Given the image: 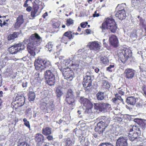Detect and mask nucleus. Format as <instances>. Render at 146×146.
<instances>
[{
	"label": "nucleus",
	"mask_w": 146,
	"mask_h": 146,
	"mask_svg": "<svg viewBox=\"0 0 146 146\" xmlns=\"http://www.w3.org/2000/svg\"><path fill=\"white\" fill-rule=\"evenodd\" d=\"M41 40V38L36 33L32 35L29 37L27 49L28 52L31 56L35 55V51L36 46L40 45Z\"/></svg>",
	"instance_id": "obj_1"
},
{
	"label": "nucleus",
	"mask_w": 146,
	"mask_h": 146,
	"mask_svg": "<svg viewBox=\"0 0 146 146\" xmlns=\"http://www.w3.org/2000/svg\"><path fill=\"white\" fill-rule=\"evenodd\" d=\"M115 24L114 20L112 18H108L106 19L102 24L101 28L102 31L105 32L106 30L109 29L111 32H115L117 29Z\"/></svg>",
	"instance_id": "obj_2"
},
{
	"label": "nucleus",
	"mask_w": 146,
	"mask_h": 146,
	"mask_svg": "<svg viewBox=\"0 0 146 146\" xmlns=\"http://www.w3.org/2000/svg\"><path fill=\"white\" fill-rule=\"evenodd\" d=\"M35 66L36 70L41 72L45 68H50L51 65L48 60L38 59L35 61Z\"/></svg>",
	"instance_id": "obj_3"
},
{
	"label": "nucleus",
	"mask_w": 146,
	"mask_h": 146,
	"mask_svg": "<svg viewBox=\"0 0 146 146\" xmlns=\"http://www.w3.org/2000/svg\"><path fill=\"white\" fill-rule=\"evenodd\" d=\"M56 72V70L52 68L50 70L46 71L44 73L45 78L49 85L52 86L54 84L55 82L54 74Z\"/></svg>",
	"instance_id": "obj_4"
},
{
	"label": "nucleus",
	"mask_w": 146,
	"mask_h": 146,
	"mask_svg": "<svg viewBox=\"0 0 146 146\" xmlns=\"http://www.w3.org/2000/svg\"><path fill=\"white\" fill-rule=\"evenodd\" d=\"M94 108L97 111L104 113L111 110V105L106 103H95Z\"/></svg>",
	"instance_id": "obj_5"
},
{
	"label": "nucleus",
	"mask_w": 146,
	"mask_h": 146,
	"mask_svg": "<svg viewBox=\"0 0 146 146\" xmlns=\"http://www.w3.org/2000/svg\"><path fill=\"white\" fill-rule=\"evenodd\" d=\"M95 52L93 50L90 49H86L84 50V52H81V54H78V57L80 58V60L84 62V63L86 62V60L87 58V56L89 58H91L94 56Z\"/></svg>",
	"instance_id": "obj_6"
},
{
	"label": "nucleus",
	"mask_w": 146,
	"mask_h": 146,
	"mask_svg": "<svg viewBox=\"0 0 146 146\" xmlns=\"http://www.w3.org/2000/svg\"><path fill=\"white\" fill-rule=\"evenodd\" d=\"M119 58L121 61L123 63H125L128 59L131 56V52L128 48H123L119 51Z\"/></svg>",
	"instance_id": "obj_7"
},
{
	"label": "nucleus",
	"mask_w": 146,
	"mask_h": 146,
	"mask_svg": "<svg viewBox=\"0 0 146 146\" xmlns=\"http://www.w3.org/2000/svg\"><path fill=\"white\" fill-rule=\"evenodd\" d=\"M82 105L83 106L84 109L91 110V109L93 107V105L88 100L84 97H82L79 101Z\"/></svg>",
	"instance_id": "obj_8"
},
{
	"label": "nucleus",
	"mask_w": 146,
	"mask_h": 146,
	"mask_svg": "<svg viewBox=\"0 0 146 146\" xmlns=\"http://www.w3.org/2000/svg\"><path fill=\"white\" fill-rule=\"evenodd\" d=\"M62 74L64 78L68 80L71 81L73 78V72L69 68H64L63 70Z\"/></svg>",
	"instance_id": "obj_9"
},
{
	"label": "nucleus",
	"mask_w": 146,
	"mask_h": 146,
	"mask_svg": "<svg viewBox=\"0 0 146 146\" xmlns=\"http://www.w3.org/2000/svg\"><path fill=\"white\" fill-rule=\"evenodd\" d=\"M123 4L118 5L117 7V8L119 10L115 14V16L121 20H122L125 19L126 16L125 11L124 10V8L123 7Z\"/></svg>",
	"instance_id": "obj_10"
},
{
	"label": "nucleus",
	"mask_w": 146,
	"mask_h": 146,
	"mask_svg": "<svg viewBox=\"0 0 146 146\" xmlns=\"http://www.w3.org/2000/svg\"><path fill=\"white\" fill-rule=\"evenodd\" d=\"M75 98L74 93L72 90L70 89H68L66 96V100L69 104H73L75 101Z\"/></svg>",
	"instance_id": "obj_11"
},
{
	"label": "nucleus",
	"mask_w": 146,
	"mask_h": 146,
	"mask_svg": "<svg viewBox=\"0 0 146 146\" xmlns=\"http://www.w3.org/2000/svg\"><path fill=\"white\" fill-rule=\"evenodd\" d=\"M127 138L125 136H121L117 139L116 146H128Z\"/></svg>",
	"instance_id": "obj_12"
},
{
	"label": "nucleus",
	"mask_w": 146,
	"mask_h": 146,
	"mask_svg": "<svg viewBox=\"0 0 146 146\" xmlns=\"http://www.w3.org/2000/svg\"><path fill=\"white\" fill-rule=\"evenodd\" d=\"M135 71L131 68H127L126 69L124 72V74L125 77L129 79H131L134 76Z\"/></svg>",
	"instance_id": "obj_13"
},
{
	"label": "nucleus",
	"mask_w": 146,
	"mask_h": 146,
	"mask_svg": "<svg viewBox=\"0 0 146 146\" xmlns=\"http://www.w3.org/2000/svg\"><path fill=\"white\" fill-rule=\"evenodd\" d=\"M44 137L41 134H36L35 135V140L37 145L38 146L41 145L43 142Z\"/></svg>",
	"instance_id": "obj_14"
},
{
	"label": "nucleus",
	"mask_w": 146,
	"mask_h": 146,
	"mask_svg": "<svg viewBox=\"0 0 146 146\" xmlns=\"http://www.w3.org/2000/svg\"><path fill=\"white\" fill-rule=\"evenodd\" d=\"M90 48L94 51H98L100 49L101 46L97 41L92 42L90 43Z\"/></svg>",
	"instance_id": "obj_15"
},
{
	"label": "nucleus",
	"mask_w": 146,
	"mask_h": 146,
	"mask_svg": "<svg viewBox=\"0 0 146 146\" xmlns=\"http://www.w3.org/2000/svg\"><path fill=\"white\" fill-rule=\"evenodd\" d=\"M109 42L110 44L114 47L118 46V41L116 36L113 35L109 37Z\"/></svg>",
	"instance_id": "obj_16"
},
{
	"label": "nucleus",
	"mask_w": 146,
	"mask_h": 146,
	"mask_svg": "<svg viewBox=\"0 0 146 146\" xmlns=\"http://www.w3.org/2000/svg\"><path fill=\"white\" fill-rule=\"evenodd\" d=\"M106 127L105 125L100 122L97 124L95 130L96 131L98 132L99 134H100L103 133Z\"/></svg>",
	"instance_id": "obj_17"
},
{
	"label": "nucleus",
	"mask_w": 146,
	"mask_h": 146,
	"mask_svg": "<svg viewBox=\"0 0 146 146\" xmlns=\"http://www.w3.org/2000/svg\"><path fill=\"white\" fill-rule=\"evenodd\" d=\"M129 130L131 131H132L133 133V135H139L141 133V131L140 129L136 125H132L130 126Z\"/></svg>",
	"instance_id": "obj_18"
},
{
	"label": "nucleus",
	"mask_w": 146,
	"mask_h": 146,
	"mask_svg": "<svg viewBox=\"0 0 146 146\" xmlns=\"http://www.w3.org/2000/svg\"><path fill=\"white\" fill-rule=\"evenodd\" d=\"M39 8V7L37 5H35L33 6V9L31 13V15L33 18H34L39 14L40 12L38 11Z\"/></svg>",
	"instance_id": "obj_19"
},
{
	"label": "nucleus",
	"mask_w": 146,
	"mask_h": 146,
	"mask_svg": "<svg viewBox=\"0 0 146 146\" xmlns=\"http://www.w3.org/2000/svg\"><path fill=\"white\" fill-rule=\"evenodd\" d=\"M136 99L133 96L127 97L126 102L127 104L131 105H134L136 102Z\"/></svg>",
	"instance_id": "obj_20"
},
{
	"label": "nucleus",
	"mask_w": 146,
	"mask_h": 146,
	"mask_svg": "<svg viewBox=\"0 0 146 146\" xmlns=\"http://www.w3.org/2000/svg\"><path fill=\"white\" fill-rule=\"evenodd\" d=\"M77 55V57L78 60H77L72 63L71 66L72 68L74 70L77 69L78 68L79 65L80 63H82V62H83L82 63L83 64L84 63V61L83 62V61H81L80 60V58H78V54Z\"/></svg>",
	"instance_id": "obj_21"
},
{
	"label": "nucleus",
	"mask_w": 146,
	"mask_h": 146,
	"mask_svg": "<svg viewBox=\"0 0 146 146\" xmlns=\"http://www.w3.org/2000/svg\"><path fill=\"white\" fill-rule=\"evenodd\" d=\"M102 120L100 122L105 125V127H106L110 123V118L108 117L103 116Z\"/></svg>",
	"instance_id": "obj_22"
},
{
	"label": "nucleus",
	"mask_w": 146,
	"mask_h": 146,
	"mask_svg": "<svg viewBox=\"0 0 146 146\" xmlns=\"http://www.w3.org/2000/svg\"><path fill=\"white\" fill-rule=\"evenodd\" d=\"M42 133L45 135H48L52 133L51 129L49 127H44L42 129Z\"/></svg>",
	"instance_id": "obj_23"
},
{
	"label": "nucleus",
	"mask_w": 146,
	"mask_h": 146,
	"mask_svg": "<svg viewBox=\"0 0 146 146\" xmlns=\"http://www.w3.org/2000/svg\"><path fill=\"white\" fill-rule=\"evenodd\" d=\"M9 50L11 54H13L17 53L18 51L17 44L12 46L9 48Z\"/></svg>",
	"instance_id": "obj_24"
},
{
	"label": "nucleus",
	"mask_w": 146,
	"mask_h": 146,
	"mask_svg": "<svg viewBox=\"0 0 146 146\" xmlns=\"http://www.w3.org/2000/svg\"><path fill=\"white\" fill-rule=\"evenodd\" d=\"M71 62V60L70 59H66L65 60H62L61 62V68H59L60 70L62 69V68L63 67H64L65 66H68L70 62Z\"/></svg>",
	"instance_id": "obj_25"
},
{
	"label": "nucleus",
	"mask_w": 146,
	"mask_h": 146,
	"mask_svg": "<svg viewBox=\"0 0 146 146\" xmlns=\"http://www.w3.org/2000/svg\"><path fill=\"white\" fill-rule=\"evenodd\" d=\"M56 93L58 97H60L62 95L63 92L62 87L61 86H59L57 88Z\"/></svg>",
	"instance_id": "obj_26"
},
{
	"label": "nucleus",
	"mask_w": 146,
	"mask_h": 146,
	"mask_svg": "<svg viewBox=\"0 0 146 146\" xmlns=\"http://www.w3.org/2000/svg\"><path fill=\"white\" fill-rule=\"evenodd\" d=\"M65 37H67L69 39L72 38L74 36L72 34V32L71 31H67L65 32L63 36L62 37V40H64L65 38Z\"/></svg>",
	"instance_id": "obj_27"
},
{
	"label": "nucleus",
	"mask_w": 146,
	"mask_h": 146,
	"mask_svg": "<svg viewBox=\"0 0 146 146\" xmlns=\"http://www.w3.org/2000/svg\"><path fill=\"white\" fill-rule=\"evenodd\" d=\"M96 96L98 100H102L105 98L104 93L103 92H99L96 94Z\"/></svg>",
	"instance_id": "obj_28"
},
{
	"label": "nucleus",
	"mask_w": 146,
	"mask_h": 146,
	"mask_svg": "<svg viewBox=\"0 0 146 146\" xmlns=\"http://www.w3.org/2000/svg\"><path fill=\"white\" fill-rule=\"evenodd\" d=\"M83 84L84 87L85 88L86 90H89L90 88L92 86V83L87 82H85L83 81Z\"/></svg>",
	"instance_id": "obj_29"
},
{
	"label": "nucleus",
	"mask_w": 146,
	"mask_h": 146,
	"mask_svg": "<svg viewBox=\"0 0 146 146\" xmlns=\"http://www.w3.org/2000/svg\"><path fill=\"white\" fill-rule=\"evenodd\" d=\"M44 104L46 109H50L51 110H53L54 107V106L52 102H50L48 104L44 103Z\"/></svg>",
	"instance_id": "obj_30"
},
{
	"label": "nucleus",
	"mask_w": 146,
	"mask_h": 146,
	"mask_svg": "<svg viewBox=\"0 0 146 146\" xmlns=\"http://www.w3.org/2000/svg\"><path fill=\"white\" fill-rule=\"evenodd\" d=\"M25 98L23 95L19 96V106H23L25 102Z\"/></svg>",
	"instance_id": "obj_31"
},
{
	"label": "nucleus",
	"mask_w": 146,
	"mask_h": 146,
	"mask_svg": "<svg viewBox=\"0 0 146 146\" xmlns=\"http://www.w3.org/2000/svg\"><path fill=\"white\" fill-rule=\"evenodd\" d=\"M133 133L132 131H131L129 130L128 136L129 138L130 141H133L137 137L136 136V135H133Z\"/></svg>",
	"instance_id": "obj_32"
},
{
	"label": "nucleus",
	"mask_w": 146,
	"mask_h": 146,
	"mask_svg": "<svg viewBox=\"0 0 146 146\" xmlns=\"http://www.w3.org/2000/svg\"><path fill=\"white\" fill-rule=\"evenodd\" d=\"M74 141L72 139L70 138H67L66 141V146H72L74 143Z\"/></svg>",
	"instance_id": "obj_33"
},
{
	"label": "nucleus",
	"mask_w": 146,
	"mask_h": 146,
	"mask_svg": "<svg viewBox=\"0 0 146 146\" xmlns=\"http://www.w3.org/2000/svg\"><path fill=\"white\" fill-rule=\"evenodd\" d=\"M53 46V45L52 42H49L45 46L46 50L47 51H48L49 52H50L52 50Z\"/></svg>",
	"instance_id": "obj_34"
},
{
	"label": "nucleus",
	"mask_w": 146,
	"mask_h": 146,
	"mask_svg": "<svg viewBox=\"0 0 146 146\" xmlns=\"http://www.w3.org/2000/svg\"><path fill=\"white\" fill-rule=\"evenodd\" d=\"M101 63L106 65L109 63V61L108 58L105 57H102L101 58Z\"/></svg>",
	"instance_id": "obj_35"
},
{
	"label": "nucleus",
	"mask_w": 146,
	"mask_h": 146,
	"mask_svg": "<svg viewBox=\"0 0 146 146\" xmlns=\"http://www.w3.org/2000/svg\"><path fill=\"white\" fill-rule=\"evenodd\" d=\"M18 34L17 33L14 32L13 34H11L9 35L8 37V40H9L13 39L17 37Z\"/></svg>",
	"instance_id": "obj_36"
},
{
	"label": "nucleus",
	"mask_w": 146,
	"mask_h": 146,
	"mask_svg": "<svg viewBox=\"0 0 146 146\" xmlns=\"http://www.w3.org/2000/svg\"><path fill=\"white\" fill-rule=\"evenodd\" d=\"M35 95L33 92H29V100L30 101H33L35 98Z\"/></svg>",
	"instance_id": "obj_37"
},
{
	"label": "nucleus",
	"mask_w": 146,
	"mask_h": 146,
	"mask_svg": "<svg viewBox=\"0 0 146 146\" xmlns=\"http://www.w3.org/2000/svg\"><path fill=\"white\" fill-rule=\"evenodd\" d=\"M126 92L125 93V95L126 96H128L132 94L133 89L130 88L129 87H127L126 88Z\"/></svg>",
	"instance_id": "obj_38"
},
{
	"label": "nucleus",
	"mask_w": 146,
	"mask_h": 146,
	"mask_svg": "<svg viewBox=\"0 0 146 146\" xmlns=\"http://www.w3.org/2000/svg\"><path fill=\"white\" fill-rule=\"evenodd\" d=\"M84 81L91 83V78L89 76H86L84 77Z\"/></svg>",
	"instance_id": "obj_39"
},
{
	"label": "nucleus",
	"mask_w": 146,
	"mask_h": 146,
	"mask_svg": "<svg viewBox=\"0 0 146 146\" xmlns=\"http://www.w3.org/2000/svg\"><path fill=\"white\" fill-rule=\"evenodd\" d=\"M79 132H81V131L80 130H78L76 132V134L77 136L79 137V141L80 142H83L84 141V138L82 136H79L78 135V133H79Z\"/></svg>",
	"instance_id": "obj_40"
},
{
	"label": "nucleus",
	"mask_w": 146,
	"mask_h": 146,
	"mask_svg": "<svg viewBox=\"0 0 146 146\" xmlns=\"http://www.w3.org/2000/svg\"><path fill=\"white\" fill-rule=\"evenodd\" d=\"M23 121L24 122V125L27 127L30 130V126L29 122L28 121L26 118H24L23 119Z\"/></svg>",
	"instance_id": "obj_41"
},
{
	"label": "nucleus",
	"mask_w": 146,
	"mask_h": 146,
	"mask_svg": "<svg viewBox=\"0 0 146 146\" xmlns=\"http://www.w3.org/2000/svg\"><path fill=\"white\" fill-rule=\"evenodd\" d=\"M125 90V89L124 88H123L122 89H121V88H119L118 89L117 91L119 94L123 95L124 94Z\"/></svg>",
	"instance_id": "obj_42"
},
{
	"label": "nucleus",
	"mask_w": 146,
	"mask_h": 146,
	"mask_svg": "<svg viewBox=\"0 0 146 146\" xmlns=\"http://www.w3.org/2000/svg\"><path fill=\"white\" fill-rule=\"evenodd\" d=\"M114 64L110 65L108 67L106 68V70L109 72H111L112 71L113 68L114 67Z\"/></svg>",
	"instance_id": "obj_43"
},
{
	"label": "nucleus",
	"mask_w": 146,
	"mask_h": 146,
	"mask_svg": "<svg viewBox=\"0 0 146 146\" xmlns=\"http://www.w3.org/2000/svg\"><path fill=\"white\" fill-rule=\"evenodd\" d=\"M98 146H114L110 143H101Z\"/></svg>",
	"instance_id": "obj_44"
},
{
	"label": "nucleus",
	"mask_w": 146,
	"mask_h": 146,
	"mask_svg": "<svg viewBox=\"0 0 146 146\" xmlns=\"http://www.w3.org/2000/svg\"><path fill=\"white\" fill-rule=\"evenodd\" d=\"M115 97L117 98V100H119L122 102V103L123 104H124L123 99L118 94H116L115 95Z\"/></svg>",
	"instance_id": "obj_45"
},
{
	"label": "nucleus",
	"mask_w": 146,
	"mask_h": 146,
	"mask_svg": "<svg viewBox=\"0 0 146 146\" xmlns=\"http://www.w3.org/2000/svg\"><path fill=\"white\" fill-rule=\"evenodd\" d=\"M73 20L71 19H69L67 20L66 25L69 26L73 24Z\"/></svg>",
	"instance_id": "obj_46"
},
{
	"label": "nucleus",
	"mask_w": 146,
	"mask_h": 146,
	"mask_svg": "<svg viewBox=\"0 0 146 146\" xmlns=\"http://www.w3.org/2000/svg\"><path fill=\"white\" fill-rule=\"evenodd\" d=\"M103 84L104 86L106 87V88H108L110 87V84L107 81H104L103 82Z\"/></svg>",
	"instance_id": "obj_47"
},
{
	"label": "nucleus",
	"mask_w": 146,
	"mask_h": 146,
	"mask_svg": "<svg viewBox=\"0 0 146 146\" xmlns=\"http://www.w3.org/2000/svg\"><path fill=\"white\" fill-rule=\"evenodd\" d=\"M23 17V15H19V25L22 24L24 22Z\"/></svg>",
	"instance_id": "obj_48"
},
{
	"label": "nucleus",
	"mask_w": 146,
	"mask_h": 146,
	"mask_svg": "<svg viewBox=\"0 0 146 146\" xmlns=\"http://www.w3.org/2000/svg\"><path fill=\"white\" fill-rule=\"evenodd\" d=\"M19 47H20L19 49V52L21 51L22 50H23L25 48V46L22 43H19Z\"/></svg>",
	"instance_id": "obj_49"
},
{
	"label": "nucleus",
	"mask_w": 146,
	"mask_h": 146,
	"mask_svg": "<svg viewBox=\"0 0 146 146\" xmlns=\"http://www.w3.org/2000/svg\"><path fill=\"white\" fill-rule=\"evenodd\" d=\"M52 25L53 27L55 28H58L59 27V25L56 22L53 23Z\"/></svg>",
	"instance_id": "obj_50"
},
{
	"label": "nucleus",
	"mask_w": 146,
	"mask_h": 146,
	"mask_svg": "<svg viewBox=\"0 0 146 146\" xmlns=\"http://www.w3.org/2000/svg\"><path fill=\"white\" fill-rule=\"evenodd\" d=\"M88 23L87 22H82L80 24L82 28H85L87 25Z\"/></svg>",
	"instance_id": "obj_51"
},
{
	"label": "nucleus",
	"mask_w": 146,
	"mask_h": 146,
	"mask_svg": "<svg viewBox=\"0 0 146 146\" xmlns=\"http://www.w3.org/2000/svg\"><path fill=\"white\" fill-rule=\"evenodd\" d=\"M137 2L138 1H137V0H132L131 1L132 4L134 6H135V5H137Z\"/></svg>",
	"instance_id": "obj_52"
},
{
	"label": "nucleus",
	"mask_w": 146,
	"mask_h": 146,
	"mask_svg": "<svg viewBox=\"0 0 146 146\" xmlns=\"http://www.w3.org/2000/svg\"><path fill=\"white\" fill-rule=\"evenodd\" d=\"M47 139L49 141L52 140L53 139V136L50 135H49L47 137Z\"/></svg>",
	"instance_id": "obj_53"
},
{
	"label": "nucleus",
	"mask_w": 146,
	"mask_h": 146,
	"mask_svg": "<svg viewBox=\"0 0 146 146\" xmlns=\"http://www.w3.org/2000/svg\"><path fill=\"white\" fill-rule=\"evenodd\" d=\"M99 16V13H97V11H96L93 14V17H98Z\"/></svg>",
	"instance_id": "obj_54"
},
{
	"label": "nucleus",
	"mask_w": 146,
	"mask_h": 146,
	"mask_svg": "<svg viewBox=\"0 0 146 146\" xmlns=\"http://www.w3.org/2000/svg\"><path fill=\"white\" fill-rule=\"evenodd\" d=\"M32 7L30 6L28 7L26 9L27 11L29 12H30L32 10Z\"/></svg>",
	"instance_id": "obj_55"
},
{
	"label": "nucleus",
	"mask_w": 146,
	"mask_h": 146,
	"mask_svg": "<svg viewBox=\"0 0 146 146\" xmlns=\"http://www.w3.org/2000/svg\"><path fill=\"white\" fill-rule=\"evenodd\" d=\"M118 100H117V98L116 97L113 98L112 99V101L113 103L115 104H116Z\"/></svg>",
	"instance_id": "obj_56"
},
{
	"label": "nucleus",
	"mask_w": 146,
	"mask_h": 146,
	"mask_svg": "<svg viewBox=\"0 0 146 146\" xmlns=\"http://www.w3.org/2000/svg\"><path fill=\"white\" fill-rule=\"evenodd\" d=\"M116 118L118 122H121L122 120V118L121 117H116Z\"/></svg>",
	"instance_id": "obj_57"
},
{
	"label": "nucleus",
	"mask_w": 146,
	"mask_h": 146,
	"mask_svg": "<svg viewBox=\"0 0 146 146\" xmlns=\"http://www.w3.org/2000/svg\"><path fill=\"white\" fill-rule=\"evenodd\" d=\"M18 20V17H17V22L15 24V27L16 28H18V23H17Z\"/></svg>",
	"instance_id": "obj_58"
},
{
	"label": "nucleus",
	"mask_w": 146,
	"mask_h": 146,
	"mask_svg": "<svg viewBox=\"0 0 146 146\" xmlns=\"http://www.w3.org/2000/svg\"><path fill=\"white\" fill-rule=\"evenodd\" d=\"M19 142L20 143V145H23L25 144V143L24 142H21V139H19Z\"/></svg>",
	"instance_id": "obj_59"
},
{
	"label": "nucleus",
	"mask_w": 146,
	"mask_h": 146,
	"mask_svg": "<svg viewBox=\"0 0 146 146\" xmlns=\"http://www.w3.org/2000/svg\"><path fill=\"white\" fill-rule=\"evenodd\" d=\"M27 82H23L22 84V86L23 87H25L27 86Z\"/></svg>",
	"instance_id": "obj_60"
},
{
	"label": "nucleus",
	"mask_w": 146,
	"mask_h": 146,
	"mask_svg": "<svg viewBox=\"0 0 146 146\" xmlns=\"http://www.w3.org/2000/svg\"><path fill=\"white\" fill-rule=\"evenodd\" d=\"M48 16V13L47 12H46L42 15V17L43 18H45L47 16Z\"/></svg>",
	"instance_id": "obj_61"
},
{
	"label": "nucleus",
	"mask_w": 146,
	"mask_h": 146,
	"mask_svg": "<svg viewBox=\"0 0 146 146\" xmlns=\"http://www.w3.org/2000/svg\"><path fill=\"white\" fill-rule=\"evenodd\" d=\"M86 33L88 34H90L91 32V31L89 29H87L86 30Z\"/></svg>",
	"instance_id": "obj_62"
},
{
	"label": "nucleus",
	"mask_w": 146,
	"mask_h": 146,
	"mask_svg": "<svg viewBox=\"0 0 146 146\" xmlns=\"http://www.w3.org/2000/svg\"><path fill=\"white\" fill-rule=\"evenodd\" d=\"M5 1V0H0V5H2Z\"/></svg>",
	"instance_id": "obj_63"
},
{
	"label": "nucleus",
	"mask_w": 146,
	"mask_h": 146,
	"mask_svg": "<svg viewBox=\"0 0 146 146\" xmlns=\"http://www.w3.org/2000/svg\"><path fill=\"white\" fill-rule=\"evenodd\" d=\"M99 71L100 69L98 68H97L95 69V72L97 73H98L99 72Z\"/></svg>",
	"instance_id": "obj_64"
}]
</instances>
